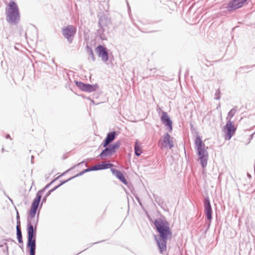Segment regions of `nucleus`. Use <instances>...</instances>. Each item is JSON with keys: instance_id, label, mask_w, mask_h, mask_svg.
Listing matches in <instances>:
<instances>
[{"instance_id": "79ce46f5", "label": "nucleus", "mask_w": 255, "mask_h": 255, "mask_svg": "<svg viewBox=\"0 0 255 255\" xmlns=\"http://www.w3.org/2000/svg\"><path fill=\"white\" fill-rule=\"evenodd\" d=\"M210 224H211V222L209 221V222L208 223V225H207L208 227H207V230H208L209 229V228H210Z\"/></svg>"}, {"instance_id": "f03ea898", "label": "nucleus", "mask_w": 255, "mask_h": 255, "mask_svg": "<svg viewBox=\"0 0 255 255\" xmlns=\"http://www.w3.org/2000/svg\"><path fill=\"white\" fill-rule=\"evenodd\" d=\"M29 209L27 217V243L26 248L33 251L36 248L37 226L38 223L40 212Z\"/></svg>"}, {"instance_id": "a18cd8bd", "label": "nucleus", "mask_w": 255, "mask_h": 255, "mask_svg": "<svg viewBox=\"0 0 255 255\" xmlns=\"http://www.w3.org/2000/svg\"><path fill=\"white\" fill-rule=\"evenodd\" d=\"M23 244H20L19 247L20 248L23 249Z\"/></svg>"}, {"instance_id": "c9c22d12", "label": "nucleus", "mask_w": 255, "mask_h": 255, "mask_svg": "<svg viewBox=\"0 0 255 255\" xmlns=\"http://www.w3.org/2000/svg\"><path fill=\"white\" fill-rule=\"evenodd\" d=\"M149 71L150 72V73H149V74H153L155 73L156 72V69L155 68H153V69H149Z\"/></svg>"}, {"instance_id": "6ab92c4d", "label": "nucleus", "mask_w": 255, "mask_h": 255, "mask_svg": "<svg viewBox=\"0 0 255 255\" xmlns=\"http://www.w3.org/2000/svg\"><path fill=\"white\" fill-rule=\"evenodd\" d=\"M85 163V161H82L81 162L78 163L77 164L75 165L74 166L71 167L69 169L67 170L65 172H64L63 173H62L60 176H58L57 177L55 178L53 180H52L50 183L47 184L44 188H46V189H48L56 180H57L59 177L64 175L65 173L68 172L69 171L72 170L73 169H75L76 167H78L79 166H80L82 164H83Z\"/></svg>"}, {"instance_id": "dca6fc26", "label": "nucleus", "mask_w": 255, "mask_h": 255, "mask_svg": "<svg viewBox=\"0 0 255 255\" xmlns=\"http://www.w3.org/2000/svg\"><path fill=\"white\" fill-rule=\"evenodd\" d=\"M111 171L113 175H114L121 182L125 185L128 186L129 188L128 183L126 179L124 174L119 170L111 168Z\"/></svg>"}, {"instance_id": "58836bf2", "label": "nucleus", "mask_w": 255, "mask_h": 255, "mask_svg": "<svg viewBox=\"0 0 255 255\" xmlns=\"http://www.w3.org/2000/svg\"><path fill=\"white\" fill-rule=\"evenodd\" d=\"M5 138L6 139H10V140H11V138L10 137V135L9 134H7L6 135H5Z\"/></svg>"}, {"instance_id": "b1692460", "label": "nucleus", "mask_w": 255, "mask_h": 255, "mask_svg": "<svg viewBox=\"0 0 255 255\" xmlns=\"http://www.w3.org/2000/svg\"><path fill=\"white\" fill-rule=\"evenodd\" d=\"M27 183H29L28 181H25L24 182L25 191H24V193L23 194V195L24 197V198H26L28 196V194H29V193L30 192V191L31 190L32 186L34 184V181H32V182L31 183V186H30L29 188H28V190L27 191L26 185H27Z\"/></svg>"}, {"instance_id": "cd10ccee", "label": "nucleus", "mask_w": 255, "mask_h": 255, "mask_svg": "<svg viewBox=\"0 0 255 255\" xmlns=\"http://www.w3.org/2000/svg\"><path fill=\"white\" fill-rule=\"evenodd\" d=\"M220 94L221 91L219 89H218L215 92L214 99L216 100H220L221 99Z\"/></svg>"}, {"instance_id": "603ef678", "label": "nucleus", "mask_w": 255, "mask_h": 255, "mask_svg": "<svg viewBox=\"0 0 255 255\" xmlns=\"http://www.w3.org/2000/svg\"><path fill=\"white\" fill-rule=\"evenodd\" d=\"M86 99H88L89 100H91V99L90 97H86Z\"/></svg>"}, {"instance_id": "3c124183", "label": "nucleus", "mask_w": 255, "mask_h": 255, "mask_svg": "<svg viewBox=\"0 0 255 255\" xmlns=\"http://www.w3.org/2000/svg\"><path fill=\"white\" fill-rule=\"evenodd\" d=\"M4 151H5L4 148H2V149H1V152H3Z\"/></svg>"}, {"instance_id": "f3484780", "label": "nucleus", "mask_w": 255, "mask_h": 255, "mask_svg": "<svg viewBox=\"0 0 255 255\" xmlns=\"http://www.w3.org/2000/svg\"><path fill=\"white\" fill-rule=\"evenodd\" d=\"M162 142L164 147H169L171 149L174 147L172 137L168 132H166L163 135Z\"/></svg>"}, {"instance_id": "423d86ee", "label": "nucleus", "mask_w": 255, "mask_h": 255, "mask_svg": "<svg viewBox=\"0 0 255 255\" xmlns=\"http://www.w3.org/2000/svg\"><path fill=\"white\" fill-rule=\"evenodd\" d=\"M121 145V142L119 140L113 144L102 146L105 148L101 151L98 156L102 159L106 157H111L117 152Z\"/></svg>"}, {"instance_id": "7ed1b4c3", "label": "nucleus", "mask_w": 255, "mask_h": 255, "mask_svg": "<svg viewBox=\"0 0 255 255\" xmlns=\"http://www.w3.org/2000/svg\"><path fill=\"white\" fill-rule=\"evenodd\" d=\"M190 130L192 132L196 131V137L195 139V148L196 150L197 155L198 157V160L201 166L204 168L207 166V161L209 158L208 152L207 150L208 147H206L205 143L202 140V137L196 131V129L192 123H190Z\"/></svg>"}, {"instance_id": "5fc2aeb1", "label": "nucleus", "mask_w": 255, "mask_h": 255, "mask_svg": "<svg viewBox=\"0 0 255 255\" xmlns=\"http://www.w3.org/2000/svg\"><path fill=\"white\" fill-rule=\"evenodd\" d=\"M127 3H128V9H130V7L129 6V4H128V2H127Z\"/></svg>"}, {"instance_id": "6e6d98bb", "label": "nucleus", "mask_w": 255, "mask_h": 255, "mask_svg": "<svg viewBox=\"0 0 255 255\" xmlns=\"http://www.w3.org/2000/svg\"><path fill=\"white\" fill-rule=\"evenodd\" d=\"M85 166L86 167H87V164L86 163H85Z\"/></svg>"}, {"instance_id": "a878e982", "label": "nucleus", "mask_w": 255, "mask_h": 255, "mask_svg": "<svg viewBox=\"0 0 255 255\" xmlns=\"http://www.w3.org/2000/svg\"><path fill=\"white\" fill-rule=\"evenodd\" d=\"M134 154L136 156H139L142 153V151L141 148L137 145V142H135V144L134 146Z\"/></svg>"}, {"instance_id": "de8ad7c7", "label": "nucleus", "mask_w": 255, "mask_h": 255, "mask_svg": "<svg viewBox=\"0 0 255 255\" xmlns=\"http://www.w3.org/2000/svg\"><path fill=\"white\" fill-rule=\"evenodd\" d=\"M31 157V163H33V161H32V160H33V158H34L33 155H32Z\"/></svg>"}, {"instance_id": "a211bd4d", "label": "nucleus", "mask_w": 255, "mask_h": 255, "mask_svg": "<svg viewBox=\"0 0 255 255\" xmlns=\"http://www.w3.org/2000/svg\"><path fill=\"white\" fill-rule=\"evenodd\" d=\"M113 166H114L113 164H112L111 163L102 162V163L95 165L93 166L92 167H93V171H98V170L107 169H108L110 168H111V167H112Z\"/></svg>"}, {"instance_id": "49530a36", "label": "nucleus", "mask_w": 255, "mask_h": 255, "mask_svg": "<svg viewBox=\"0 0 255 255\" xmlns=\"http://www.w3.org/2000/svg\"><path fill=\"white\" fill-rule=\"evenodd\" d=\"M8 199H9V201H10L12 203H13V201H12V200L10 198H9V197H8Z\"/></svg>"}, {"instance_id": "09e8293b", "label": "nucleus", "mask_w": 255, "mask_h": 255, "mask_svg": "<svg viewBox=\"0 0 255 255\" xmlns=\"http://www.w3.org/2000/svg\"><path fill=\"white\" fill-rule=\"evenodd\" d=\"M247 175H248V177H249V178L251 177V175L249 173H247Z\"/></svg>"}, {"instance_id": "7c9ffc66", "label": "nucleus", "mask_w": 255, "mask_h": 255, "mask_svg": "<svg viewBox=\"0 0 255 255\" xmlns=\"http://www.w3.org/2000/svg\"><path fill=\"white\" fill-rule=\"evenodd\" d=\"M16 228H21L20 225V216H16Z\"/></svg>"}, {"instance_id": "4d7b16f0", "label": "nucleus", "mask_w": 255, "mask_h": 255, "mask_svg": "<svg viewBox=\"0 0 255 255\" xmlns=\"http://www.w3.org/2000/svg\"><path fill=\"white\" fill-rule=\"evenodd\" d=\"M220 107V104H219L218 106L217 107V108H218V107Z\"/></svg>"}, {"instance_id": "aec40b11", "label": "nucleus", "mask_w": 255, "mask_h": 255, "mask_svg": "<svg viewBox=\"0 0 255 255\" xmlns=\"http://www.w3.org/2000/svg\"><path fill=\"white\" fill-rule=\"evenodd\" d=\"M56 190V188L54 187H53V188L51 189L50 190H49L46 193V194L43 197L42 199V201L41 202V203H40V206H39V210H40V209H41L42 207V205L44 203H46V200H47V197L50 195H51V193H52L53 192H54V191H55Z\"/></svg>"}, {"instance_id": "f704fd0d", "label": "nucleus", "mask_w": 255, "mask_h": 255, "mask_svg": "<svg viewBox=\"0 0 255 255\" xmlns=\"http://www.w3.org/2000/svg\"><path fill=\"white\" fill-rule=\"evenodd\" d=\"M93 171V167L92 166L88 167V168L83 170L84 174L87 173V172H90V171Z\"/></svg>"}, {"instance_id": "5701e85b", "label": "nucleus", "mask_w": 255, "mask_h": 255, "mask_svg": "<svg viewBox=\"0 0 255 255\" xmlns=\"http://www.w3.org/2000/svg\"><path fill=\"white\" fill-rule=\"evenodd\" d=\"M237 110H238L237 106H235L232 109H231L228 113V115H227V117L226 118L227 120H230L231 119L235 116L236 113L237 111Z\"/></svg>"}, {"instance_id": "a19ab883", "label": "nucleus", "mask_w": 255, "mask_h": 255, "mask_svg": "<svg viewBox=\"0 0 255 255\" xmlns=\"http://www.w3.org/2000/svg\"><path fill=\"white\" fill-rule=\"evenodd\" d=\"M103 241H100V242H96V243H92V244H91L90 247L92 246L93 245L97 244H98V243H99L102 242H103Z\"/></svg>"}, {"instance_id": "c85d7f7f", "label": "nucleus", "mask_w": 255, "mask_h": 255, "mask_svg": "<svg viewBox=\"0 0 255 255\" xmlns=\"http://www.w3.org/2000/svg\"><path fill=\"white\" fill-rule=\"evenodd\" d=\"M6 241H11L14 242V241L13 240H12L11 239H10V238L5 240L1 241L0 242V247H3L4 246H5V247H6V246H7V244L5 242Z\"/></svg>"}, {"instance_id": "4468645a", "label": "nucleus", "mask_w": 255, "mask_h": 255, "mask_svg": "<svg viewBox=\"0 0 255 255\" xmlns=\"http://www.w3.org/2000/svg\"><path fill=\"white\" fill-rule=\"evenodd\" d=\"M247 0H230L227 6V10L229 12H231L238 8L241 7L243 4L247 1Z\"/></svg>"}, {"instance_id": "412c9836", "label": "nucleus", "mask_w": 255, "mask_h": 255, "mask_svg": "<svg viewBox=\"0 0 255 255\" xmlns=\"http://www.w3.org/2000/svg\"><path fill=\"white\" fill-rule=\"evenodd\" d=\"M16 237L18 241V242L19 244H23V240H22V235L21 232V228H16Z\"/></svg>"}, {"instance_id": "bf43d9fd", "label": "nucleus", "mask_w": 255, "mask_h": 255, "mask_svg": "<svg viewBox=\"0 0 255 255\" xmlns=\"http://www.w3.org/2000/svg\"><path fill=\"white\" fill-rule=\"evenodd\" d=\"M253 134H254V135H255V131L253 133Z\"/></svg>"}, {"instance_id": "37998d69", "label": "nucleus", "mask_w": 255, "mask_h": 255, "mask_svg": "<svg viewBox=\"0 0 255 255\" xmlns=\"http://www.w3.org/2000/svg\"><path fill=\"white\" fill-rule=\"evenodd\" d=\"M80 96H81L83 98H86L87 97H86L84 95H80Z\"/></svg>"}, {"instance_id": "6e6552de", "label": "nucleus", "mask_w": 255, "mask_h": 255, "mask_svg": "<svg viewBox=\"0 0 255 255\" xmlns=\"http://www.w3.org/2000/svg\"><path fill=\"white\" fill-rule=\"evenodd\" d=\"M109 49L104 45L99 44L95 48V52L97 54L98 57L101 58L102 61L106 63L109 58H113L112 54H109Z\"/></svg>"}, {"instance_id": "4c0bfd02", "label": "nucleus", "mask_w": 255, "mask_h": 255, "mask_svg": "<svg viewBox=\"0 0 255 255\" xmlns=\"http://www.w3.org/2000/svg\"><path fill=\"white\" fill-rule=\"evenodd\" d=\"M254 136L255 135L253 133L250 135V137L249 138L250 141L254 137Z\"/></svg>"}, {"instance_id": "39448f33", "label": "nucleus", "mask_w": 255, "mask_h": 255, "mask_svg": "<svg viewBox=\"0 0 255 255\" xmlns=\"http://www.w3.org/2000/svg\"><path fill=\"white\" fill-rule=\"evenodd\" d=\"M111 19L106 15H101L98 20L99 28L97 29L98 36L102 40H106L107 35L109 34V26L111 24Z\"/></svg>"}, {"instance_id": "473e14b6", "label": "nucleus", "mask_w": 255, "mask_h": 255, "mask_svg": "<svg viewBox=\"0 0 255 255\" xmlns=\"http://www.w3.org/2000/svg\"><path fill=\"white\" fill-rule=\"evenodd\" d=\"M84 174V171H83V170H82V171H81L79 173H77L75 175H74V176H73L72 177H71V178H72V179H73L74 178H75L76 177H79V176L83 175Z\"/></svg>"}, {"instance_id": "0eeeda50", "label": "nucleus", "mask_w": 255, "mask_h": 255, "mask_svg": "<svg viewBox=\"0 0 255 255\" xmlns=\"http://www.w3.org/2000/svg\"><path fill=\"white\" fill-rule=\"evenodd\" d=\"M61 32L63 37L67 39L69 44H71L73 41L77 29L74 25L69 24L62 27Z\"/></svg>"}, {"instance_id": "f257e3e1", "label": "nucleus", "mask_w": 255, "mask_h": 255, "mask_svg": "<svg viewBox=\"0 0 255 255\" xmlns=\"http://www.w3.org/2000/svg\"><path fill=\"white\" fill-rule=\"evenodd\" d=\"M154 229L158 233L154 235L160 253L163 254L167 249V241L172 237V232L169 223L165 219L157 218L153 221Z\"/></svg>"}, {"instance_id": "4be33fe9", "label": "nucleus", "mask_w": 255, "mask_h": 255, "mask_svg": "<svg viewBox=\"0 0 255 255\" xmlns=\"http://www.w3.org/2000/svg\"><path fill=\"white\" fill-rule=\"evenodd\" d=\"M86 51L89 55V56H90L89 58H91V60H92V61H93V62L95 61L96 60V58L94 56L93 51L92 48L90 46L87 45L86 46Z\"/></svg>"}, {"instance_id": "c756f323", "label": "nucleus", "mask_w": 255, "mask_h": 255, "mask_svg": "<svg viewBox=\"0 0 255 255\" xmlns=\"http://www.w3.org/2000/svg\"><path fill=\"white\" fill-rule=\"evenodd\" d=\"M255 66V64L253 65V66H250V65H247V66H243V67H240L238 70H237V72H241V70L242 69H246V70H248V69H249L250 68H251L252 67H254Z\"/></svg>"}, {"instance_id": "e433bc0d", "label": "nucleus", "mask_w": 255, "mask_h": 255, "mask_svg": "<svg viewBox=\"0 0 255 255\" xmlns=\"http://www.w3.org/2000/svg\"><path fill=\"white\" fill-rule=\"evenodd\" d=\"M134 197H135L136 200L138 202L139 204L141 205V202H140V199H139V197L137 195H134Z\"/></svg>"}, {"instance_id": "20e7f679", "label": "nucleus", "mask_w": 255, "mask_h": 255, "mask_svg": "<svg viewBox=\"0 0 255 255\" xmlns=\"http://www.w3.org/2000/svg\"><path fill=\"white\" fill-rule=\"evenodd\" d=\"M6 21L11 25L18 24L20 20L18 6L14 1H10L5 8Z\"/></svg>"}, {"instance_id": "2eb2a0df", "label": "nucleus", "mask_w": 255, "mask_h": 255, "mask_svg": "<svg viewBox=\"0 0 255 255\" xmlns=\"http://www.w3.org/2000/svg\"><path fill=\"white\" fill-rule=\"evenodd\" d=\"M118 135V133L116 131L114 130L109 132L101 143V146H106L109 144H112L111 143L116 138Z\"/></svg>"}, {"instance_id": "9b49d317", "label": "nucleus", "mask_w": 255, "mask_h": 255, "mask_svg": "<svg viewBox=\"0 0 255 255\" xmlns=\"http://www.w3.org/2000/svg\"><path fill=\"white\" fill-rule=\"evenodd\" d=\"M46 188H43L42 189L39 190L36 194L35 197L33 199L30 209H32L33 210L37 211L39 210V208L41 203V201H42V196L43 193L45 191Z\"/></svg>"}, {"instance_id": "f8f14e48", "label": "nucleus", "mask_w": 255, "mask_h": 255, "mask_svg": "<svg viewBox=\"0 0 255 255\" xmlns=\"http://www.w3.org/2000/svg\"><path fill=\"white\" fill-rule=\"evenodd\" d=\"M203 205L204 208V211L207 219L211 222L212 220V214L213 211L211 207L210 201L209 197L208 196H206L204 198L203 201Z\"/></svg>"}, {"instance_id": "8fccbe9b", "label": "nucleus", "mask_w": 255, "mask_h": 255, "mask_svg": "<svg viewBox=\"0 0 255 255\" xmlns=\"http://www.w3.org/2000/svg\"><path fill=\"white\" fill-rule=\"evenodd\" d=\"M16 216H19V213H18L17 210L16 209Z\"/></svg>"}, {"instance_id": "ea45409f", "label": "nucleus", "mask_w": 255, "mask_h": 255, "mask_svg": "<svg viewBox=\"0 0 255 255\" xmlns=\"http://www.w3.org/2000/svg\"><path fill=\"white\" fill-rule=\"evenodd\" d=\"M5 254H6V255H9L8 246H6V253H5Z\"/></svg>"}, {"instance_id": "13d9d810", "label": "nucleus", "mask_w": 255, "mask_h": 255, "mask_svg": "<svg viewBox=\"0 0 255 255\" xmlns=\"http://www.w3.org/2000/svg\"><path fill=\"white\" fill-rule=\"evenodd\" d=\"M147 217H148L149 218H150V217H149V215L148 214H147Z\"/></svg>"}, {"instance_id": "2f4dec72", "label": "nucleus", "mask_w": 255, "mask_h": 255, "mask_svg": "<svg viewBox=\"0 0 255 255\" xmlns=\"http://www.w3.org/2000/svg\"><path fill=\"white\" fill-rule=\"evenodd\" d=\"M84 174V171H83V170H82V171H81L79 173H77L75 175H74V176H73L72 177H71V178H72V179H73L74 178H75L76 177H79V176L83 175Z\"/></svg>"}, {"instance_id": "c03bdc74", "label": "nucleus", "mask_w": 255, "mask_h": 255, "mask_svg": "<svg viewBox=\"0 0 255 255\" xmlns=\"http://www.w3.org/2000/svg\"><path fill=\"white\" fill-rule=\"evenodd\" d=\"M3 253H6V248H5V246H4V249H3Z\"/></svg>"}, {"instance_id": "393cba45", "label": "nucleus", "mask_w": 255, "mask_h": 255, "mask_svg": "<svg viewBox=\"0 0 255 255\" xmlns=\"http://www.w3.org/2000/svg\"><path fill=\"white\" fill-rule=\"evenodd\" d=\"M153 198L155 202L159 206H162L163 204V201L162 198L157 195L153 194Z\"/></svg>"}, {"instance_id": "052dcab7", "label": "nucleus", "mask_w": 255, "mask_h": 255, "mask_svg": "<svg viewBox=\"0 0 255 255\" xmlns=\"http://www.w3.org/2000/svg\"><path fill=\"white\" fill-rule=\"evenodd\" d=\"M254 137H255V135L254 136Z\"/></svg>"}, {"instance_id": "72a5a7b5", "label": "nucleus", "mask_w": 255, "mask_h": 255, "mask_svg": "<svg viewBox=\"0 0 255 255\" xmlns=\"http://www.w3.org/2000/svg\"><path fill=\"white\" fill-rule=\"evenodd\" d=\"M29 255H35L36 248H34L33 251H31L30 248H27Z\"/></svg>"}, {"instance_id": "9d476101", "label": "nucleus", "mask_w": 255, "mask_h": 255, "mask_svg": "<svg viewBox=\"0 0 255 255\" xmlns=\"http://www.w3.org/2000/svg\"><path fill=\"white\" fill-rule=\"evenodd\" d=\"M237 127L234 125L233 122L228 120L223 129V131L225 133V139L230 140L235 133Z\"/></svg>"}, {"instance_id": "ddd939ff", "label": "nucleus", "mask_w": 255, "mask_h": 255, "mask_svg": "<svg viewBox=\"0 0 255 255\" xmlns=\"http://www.w3.org/2000/svg\"><path fill=\"white\" fill-rule=\"evenodd\" d=\"M160 120L162 123L166 127L169 132H171L173 130V123L168 114L166 112L163 111L160 117Z\"/></svg>"}, {"instance_id": "864d4df0", "label": "nucleus", "mask_w": 255, "mask_h": 255, "mask_svg": "<svg viewBox=\"0 0 255 255\" xmlns=\"http://www.w3.org/2000/svg\"><path fill=\"white\" fill-rule=\"evenodd\" d=\"M90 101L92 103H94V101L93 100L91 99Z\"/></svg>"}, {"instance_id": "bb28decb", "label": "nucleus", "mask_w": 255, "mask_h": 255, "mask_svg": "<svg viewBox=\"0 0 255 255\" xmlns=\"http://www.w3.org/2000/svg\"><path fill=\"white\" fill-rule=\"evenodd\" d=\"M72 180V178H71V177L69 178L67 180H60V184L56 186H55V187L56 188V189H57L58 188H59L61 186H62V185L64 184L65 183L71 181Z\"/></svg>"}, {"instance_id": "1a4fd4ad", "label": "nucleus", "mask_w": 255, "mask_h": 255, "mask_svg": "<svg viewBox=\"0 0 255 255\" xmlns=\"http://www.w3.org/2000/svg\"><path fill=\"white\" fill-rule=\"evenodd\" d=\"M76 86L82 91L88 93L95 92L99 88L98 84H90L77 80L74 81Z\"/></svg>"}]
</instances>
